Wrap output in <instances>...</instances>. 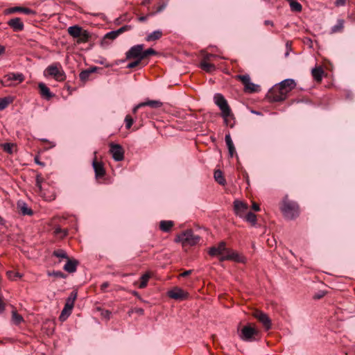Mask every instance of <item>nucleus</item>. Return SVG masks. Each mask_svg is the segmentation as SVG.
<instances>
[{
  "instance_id": "nucleus-54",
  "label": "nucleus",
  "mask_w": 355,
  "mask_h": 355,
  "mask_svg": "<svg viewBox=\"0 0 355 355\" xmlns=\"http://www.w3.org/2000/svg\"><path fill=\"white\" fill-rule=\"evenodd\" d=\"M109 286V283L105 282H103L101 285V290L103 291V292H105V289Z\"/></svg>"
},
{
  "instance_id": "nucleus-7",
  "label": "nucleus",
  "mask_w": 355,
  "mask_h": 355,
  "mask_svg": "<svg viewBox=\"0 0 355 355\" xmlns=\"http://www.w3.org/2000/svg\"><path fill=\"white\" fill-rule=\"evenodd\" d=\"M259 336V331L250 325L244 326L239 334L240 338L246 342H253L257 340Z\"/></svg>"
},
{
  "instance_id": "nucleus-41",
  "label": "nucleus",
  "mask_w": 355,
  "mask_h": 355,
  "mask_svg": "<svg viewBox=\"0 0 355 355\" xmlns=\"http://www.w3.org/2000/svg\"><path fill=\"white\" fill-rule=\"evenodd\" d=\"M10 79L18 80L19 83H21L24 80V76L22 73H11L10 75Z\"/></svg>"
},
{
  "instance_id": "nucleus-9",
  "label": "nucleus",
  "mask_w": 355,
  "mask_h": 355,
  "mask_svg": "<svg viewBox=\"0 0 355 355\" xmlns=\"http://www.w3.org/2000/svg\"><path fill=\"white\" fill-rule=\"evenodd\" d=\"M144 48V44H137L132 46L125 53L126 59L140 60V58L142 55V50Z\"/></svg>"
},
{
  "instance_id": "nucleus-35",
  "label": "nucleus",
  "mask_w": 355,
  "mask_h": 355,
  "mask_svg": "<svg viewBox=\"0 0 355 355\" xmlns=\"http://www.w3.org/2000/svg\"><path fill=\"white\" fill-rule=\"evenodd\" d=\"M290 2V7L292 11L300 12L302 9V5L295 0H288Z\"/></svg>"
},
{
  "instance_id": "nucleus-49",
  "label": "nucleus",
  "mask_w": 355,
  "mask_h": 355,
  "mask_svg": "<svg viewBox=\"0 0 355 355\" xmlns=\"http://www.w3.org/2000/svg\"><path fill=\"white\" fill-rule=\"evenodd\" d=\"M6 309V303L3 302L2 295H0V315L4 312Z\"/></svg>"
},
{
  "instance_id": "nucleus-20",
  "label": "nucleus",
  "mask_w": 355,
  "mask_h": 355,
  "mask_svg": "<svg viewBox=\"0 0 355 355\" xmlns=\"http://www.w3.org/2000/svg\"><path fill=\"white\" fill-rule=\"evenodd\" d=\"M225 140L228 148L229 155L230 157H233L236 154V149L230 134L225 135Z\"/></svg>"
},
{
  "instance_id": "nucleus-61",
  "label": "nucleus",
  "mask_w": 355,
  "mask_h": 355,
  "mask_svg": "<svg viewBox=\"0 0 355 355\" xmlns=\"http://www.w3.org/2000/svg\"><path fill=\"white\" fill-rule=\"evenodd\" d=\"M135 312L140 314V315H143L144 314V309H141V308H139V309H137L135 310Z\"/></svg>"
},
{
  "instance_id": "nucleus-40",
  "label": "nucleus",
  "mask_w": 355,
  "mask_h": 355,
  "mask_svg": "<svg viewBox=\"0 0 355 355\" xmlns=\"http://www.w3.org/2000/svg\"><path fill=\"white\" fill-rule=\"evenodd\" d=\"M10 102L8 98H0V111L6 109Z\"/></svg>"
},
{
  "instance_id": "nucleus-31",
  "label": "nucleus",
  "mask_w": 355,
  "mask_h": 355,
  "mask_svg": "<svg viewBox=\"0 0 355 355\" xmlns=\"http://www.w3.org/2000/svg\"><path fill=\"white\" fill-rule=\"evenodd\" d=\"M90 37V35L89 32L86 30H83L81 31L80 35L79 37H77V42L78 43H85L88 42L89 39Z\"/></svg>"
},
{
  "instance_id": "nucleus-62",
  "label": "nucleus",
  "mask_w": 355,
  "mask_h": 355,
  "mask_svg": "<svg viewBox=\"0 0 355 355\" xmlns=\"http://www.w3.org/2000/svg\"><path fill=\"white\" fill-rule=\"evenodd\" d=\"M324 295V293L322 292L320 294L315 295L314 298L315 299H320V298L322 297Z\"/></svg>"
},
{
  "instance_id": "nucleus-21",
  "label": "nucleus",
  "mask_w": 355,
  "mask_h": 355,
  "mask_svg": "<svg viewBox=\"0 0 355 355\" xmlns=\"http://www.w3.org/2000/svg\"><path fill=\"white\" fill-rule=\"evenodd\" d=\"M226 252H227L226 254L223 255L220 257V261L234 260V261H236L238 262L241 261L239 255L236 252H231L230 250H229V251H227Z\"/></svg>"
},
{
  "instance_id": "nucleus-15",
  "label": "nucleus",
  "mask_w": 355,
  "mask_h": 355,
  "mask_svg": "<svg viewBox=\"0 0 355 355\" xmlns=\"http://www.w3.org/2000/svg\"><path fill=\"white\" fill-rule=\"evenodd\" d=\"M7 24L14 31H21L24 28V23L19 17L10 19Z\"/></svg>"
},
{
  "instance_id": "nucleus-46",
  "label": "nucleus",
  "mask_w": 355,
  "mask_h": 355,
  "mask_svg": "<svg viewBox=\"0 0 355 355\" xmlns=\"http://www.w3.org/2000/svg\"><path fill=\"white\" fill-rule=\"evenodd\" d=\"M125 128L127 129H130L132 127L134 121L131 116L127 115L125 118Z\"/></svg>"
},
{
  "instance_id": "nucleus-37",
  "label": "nucleus",
  "mask_w": 355,
  "mask_h": 355,
  "mask_svg": "<svg viewBox=\"0 0 355 355\" xmlns=\"http://www.w3.org/2000/svg\"><path fill=\"white\" fill-rule=\"evenodd\" d=\"M156 54H157V52L153 49L150 48L146 50L143 49L142 50V55L141 56L140 60H143L150 55H154Z\"/></svg>"
},
{
  "instance_id": "nucleus-2",
  "label": "nucleus",
  "mask_w": 355,
  "mask_h": 355,
  "mask_svg": "<svg viewBox=\"0 0 355 355\" xmlns=\"http://www.w3.org/2000/svg\"><path fill=\"white\" fill-rule=\"evenodd\" d=\"M279 209L284 217L288 220L295 219L300 215V207L298 204L289 199L288 196H286L282 199Z\"/></svg>"
},
{
  "instance_id": "nucleus-14",
  "label": "nucleus",
  "mask_w": 355,
  "mask_h": 355,
  "mask_svg": "<svg viewBox=\"0 0 355 355\" xmlns=\"http://www.w3.org/2000/svg\"><path fill=\"white\" fill-rule=\"evenodd\" d=\"M229 251L226 248V243L220 241L217 246H213L209 250V254L212 257L223 255L224 252Z\"/></svg>"
},
{
  "instance_id": "nucleus-6",
  "label": "nucleus",
  "mask_w": 355,
  "mask_h": 355,
  "mask_svg": "<svg viewBox=\"0 0 355 355\" xmlns=\"http://www.w3.org/2000/svg\"><path fill=\"white\" fill-rule=\"evenodd\" d=\"M78 293L76 291H72L66 300L64 306L59 316L60 321H65L71 315L72 309L74 306V302L77 298Z\"/></svg>"
},
{
  "instance_id": "nucleus-18",
  "label": "nucleus",
  "mask_w": 355,
  "mask_h": 355,
  "mask_svg": "<svg viewBox=\"0 0 355 355\" xmlns=\"http://www.w3.org/2000/svg\"><path fill=\"white\" fill-rule=\"evenodd\" d=\"M8 13H14L17 12H23L26 15H35V12L32 9L25 7L15 6L12 8H10L8 10Z\"/></svg>"
},
{
  "instance_id": "nucleus-32",
  "label": "nucleus",
  "mask_w": 355,
  "mask_h": 355,
  "mask_svg": "<svg viewBox=\"0 0 355 355\" xmlns=\"http://www.w3.org/2000/svg\"><path fill=\"white\" fill-rule=\"evenodd\" d=\"M214 179L220 185H225L226 183L225 179L223 177V173L220 170H216L214 172Z\"/></svg>"
},
{
  "instance_id": "nucleus-45",
  "label": "nucleus",
  "mask_w": 355,
  "mask_h": 355,
  "mask_svg": "<svg viewBox=\"0 0 355 355\" xmlns=\"http://www.w3.org/2000/svg\"><path fill=\"white\" fill-rule=\"evenodd\" d=\"M7 275L8 277L12 280H16L17 278H20L21 277V275L19 272L15 271H8L7 272Z\"/></svg>"
},
{
  "instance_id": "nucleus-3",
  "label": "nucleus",
  "mask_w": 355,
  "mask_h": 355,
  "mask_svg": "<svg viewBox=\"0 0 355 355\" xmlns=\"http://www.w3.org/2000/svg\"><path fill=\"white\" fill-rule=\"evenodd\" d=\"M45 76H51L56 81L63 82L66 80V74L60 62H54L49 65L44 71Z\"/></svg>"
},
{
  "instance_id": "nucleus-34",
  "label": "nucleus",
  "mask_w": 355,
  "mask_h": 355,
  "mask_svg": "<svg viewBox=\"0 0 355 355\" xmlns=\"http://www.w3.org/2000/svg\"><path fill=\"white\" fill-rule=\"evenodd\" d=\"M259 86L254 84L251 82H249L245 86H244V91L248 93H253L259 91Z\"/></svg>"
},
{
  "instance_id": "nucleus-48",
  "label": "nucleus",
  "mask_w": 355,
  "mask_h": 355,
  "mask_svg": "<svg viewBox=\"0 0 355 355\" xmlns=\"http://www.w3.org/2000/svg\"><path fill=\"white\" fill-rule=\"evenodd\" d=\"M141 61H142V60H137L136 59L135 61L130 62L127 65V68L128 69H133V68L137 67L141 62Z\"/></svg>"
},
{
  "instance_id": "nucleus-8",
  "label": "nucleus",
  "mask_w": 355,
  "mask_h": 355,
  "mask_svg": "<svg viewBox=\"0 0 355 355\" xmlns=\"http://www.w3.org/2000/svg\"><path fill=\"white\" fill-rule=\"evenodd\" d=\"M253 316L263 324L266 330H268L271 328V320L266 313L261 311L256 310L253 313Z\"/></svg>"
},
{
  "instance_id": "nucleus-17",
  "label": "nucleus",
  "mask_w": 355,
  "mask_h": 355,
  "mask_svg": "<svg viewBox=\"0 0 355 355\" xmlns=\"http://www.w3.org/2000/svg\"><path fill=\"white\" fill-rule=\"evenodd\" d=\"M17 208L19 213L23 216H32L33 214V211L31 208H30L24 201H19L17 205Z\"/></svg>"
},
{
  "instance_id": "nucleus-57",
  "label": "nucleus",
  "mask_w": 355,
  "mask_h": 355,
  "mask_svg": "<svg viewBox=\"0 0 355 355\" xmlns=\"http://www.w3.org/2000/svg\"><path fill=\"white\" fill-rule=\"evenodd\" d=\"M286 49H287V52L286 53L285 55L288 56V54H289V50H291V43L289 42H287L286 44Z\"/></svg>"
},
{
  "instance_id": "nucleus-27",
  "label": "nucleus",
  "mask_w": 355,
  "mask_h": 355,
  "mask_svg": "<svg viewBox=\"0 0 355 355\" xmlns=\"http://www.w3.org/2000/svg\"><path fill=\"white\" fill-rule=\"evenodd\" d=\"M243 218L250 223L252 226H255L257 224V216L251 211L246 212Z\"/></svg>"
},
{
  "instance_id": "nucleus-38",
  "label": "nucleus",
  "mask_w": 355,
  "mask_h": 355,
  "mask_svg": "<svg viewBox=\"0 0 355 355\" xmlns=\"http://www.w3.org/2000/svg\"><path fill=\"white\" fill-rule=\"evenodd\" d=\"M236 78L240 80L244 86L248 84L249 82L251 80L250 77L248 74L238 75L236 76Z\"/></svg>"
},
{
  "instance_id": "nucleus-56",
  "label": "nucleus",
  "mask_w": 355,
  "mask_h": 355,
  "mask_svg": "<svg viewBox=\"0 0 355 355\" xmlns=\"http://www.w3.org/2000/svg\"><path fill=\"white\" fill-rule=\"evenodd\" d=\"M53 275L55 277H62H62H64V274L62 272H60V271L53 272Z\"/></svg>"
},
{
  "instance_id": "nucleus-1",
  "label": "nucleus",
  "mask_w": 355,
  "mask_h": 355,
  "mask_svg": "<svg viewBox=\"0 0 355 355\" xmlns=\"http://www.w3.org/2000/svg\"><path fill=\"white\" fill-rule=\"evenodd\" d=\"M296 83L293 79H286L275 85L268 93V98L274 102H279L286 98L287 94L293 89Z\"/></svg>"
},
{
  "instance_id": "nucleus-36",
  "label": "nucleus",
  "mask_w": 355,
  "mask_h": 355,
  "mask_svg": "<svg viewBox=\"0 0 355 355\" xmlns=\"http://www.w3.org/2000/svg\"><path fill=\"white\" fill-rule=\"evenodd\" d=\"M12 321L14 324L18 325L24 321L23 317L18 314L16 311L12 312Z\"/></svg>"
},
{
  "instance_id": "nucleus-24",
  "label": "nucleus",
  "mask_w": 355,
  "mask_h": 355,
  "mask_svg": "<svg viewBox=\"0 0 355 355\" xmlns=\"http://www.w3.org/2000/svg\"><path fill=\"white\" fill-rule=\"evenodd\" d=\"M162 35H163L162 31L160 30H157V31H155L152 32L151 33L148 34L146 37L145 40L147 42L156 41V40H158L159 39H160L162 37Z\"/></svg>"
},
{
  "instance_id": "nucleus-58",
  "label": "nucleus",
  "mask_w": 355,
  "mask_h": 355,
  "mask_svg": "<svg viewBox=\"0 0 355 355\" xmlns=\"http://www.w3.org/2000/svg\"><path fill=\"white\" fill-rule=\"evenodd\" d=\"M252 207L256 211H259L260 210L259 205L255 202H253Z\"/></svg>"
},
{
  "instance_id": "nucleus-53",
  "label": "nucleus",
  "mask_w": 355,
  "mask_h": 355,
  "mask_svg": "<svg viewBox=\"0 0 355 355\" xmlns=\"http://www.w3.org/2000/svg\"><path fill=\"white\" fill-rule=\"evenodd\" d=\"M166 7V3H162V4L159 5L157 7L155 12H162V10H164L165 9Z\"/></svg>"
},
{
  "instance_id": "nucleus-13",
  "label": "nucleus",
  "mask_w": 355,
  "mask_h": 355,
  "mask_svg": "<svg viewBox=\"0 0 355 355\" xmlns=\"http://www.w3.org/2000/svg\"><path fill=\"white\" fill-rule=\"evenodd\" d=\"M92 166L95 173L96 179H100L105 176V169L102 162L97 161L96 157L92 162Z\"/></svg>"
},
{
  "instance_id": "nucleus-11",
  "label": "nucleus",
  "mask_w": 355,
  "mask_h": 355,
  "mask_svg": "<svg viewBox=\"0 0 355 355\" xmlns=\"http://www.w3.org/2000/svg\"><path fill=\"white\" fill-rule=\"evenodd\" d=\"M233 204L234 214L240 218H243L248 209V205L239 200H235Z\"/></svg>"
},
{
  "instance_id": "nucleus-60",
  "label": "nucleus",
  "mask_w": 355,
  "mask_h": 355,
  "mask_svg": "<svg viewBox=\"0 0 355 355\" xmlns=\"http://www.w3.org/2000/svg\"><path fill=\"white\" fill-rule=\"evenodd\" d=\"M35 162L40 166H44V164L39 160V158L37 157H35Z\"/></svg>"
},
{
  "instance_id": "nucleus-30",
  "label": "nucleus",
  "mask_w": 355,
  "mask_h": 355,
  "mask_svg": "<svg viewBox=\"0 0 355 355\" xmlns=\"http://www.w3.org/2000/svg\"><path fill=\"white\" fill-rule=\"evenodd\" d=\"M96 67H94V68L81 71L79 74L80 79L83 82L87 81L89 79L90 74L96 71Z\"/></svg>"
},
{
  "instance_id": "nucleus-23",
  "label": "nucleus",
  "mask_w": 355,
  "mask_h": 355,
  "mask_svg": "<svg viewBox=\"0 0 355 355\" xmlns=\"http://www.w3.org/2000/svg\"><path fill=\"white\" fill-rule=\"evenodd\" d=\"M82 31V27L78 25L69 26L67 29L68 33L73 38L79 37Z\"/></svg>"
},
{
  "instance_id": "nucleus-5",
  "label": "nucleus",
  "mask_w": 355,
  "mask_h": 355,
  "mask_svg": "<svg viewBox=\"0 0 355 355\" xmlns=\"http://www.w3.org/2000/svg\"><path fill=\"white\" fill-rule=\"evenodd\" d=\"M214 103L220 108L221 116L227 123V117L231 115V109L227 101L221 94H216L214 97Z\"/></svg>"
},
{
  "instance_id": "nucleus-10",
  "label": "nucleus",
  "mask_w": 355,
  "mask_h": 355,
  "mask_svg": "<svg viewBox=\"0 0 355 355\" xmlns=\"http://www.w3.org/2000/svg\"><path fill=\"white\" fill-rule=\"evenodd\" d=\"M167 295L170 298L177 300H184L189 297V293L179 287H174L168 291Z\"/></svg>"
},
{
  "instance_id": "nucleus-16",
  "label": "nucleus",
  "mask_w": 355,
  "mask_h": 355,
  "mask_svg": "<svg viewBox=\"0 0 355 355\" xmlns=\"http://www.w3.org/2000/svg\"><path fill=\"white\" fill-rule=\"evenodd\" d=\"M38 88L40 89V94L41 96L44 99L49 101L54 96V94L50 91L49 88L44 83H40L38 84Z\"/></svg>"
},
{
  "instance_id": "nucleus-4",
  "label": "nucleus",
  "mask_w": 355,
  "mask_h": 355,
  "mask_svg": "<svg viewBox=\"0 0 355 355\" xmlns=\"http://www.w3.org/2000/svg\"><path fill=\"white\" fill-rule=\"evenodd\" d=\"M200 240V237L195 234L192 230H187L177 237L176 241H180L182 243V245H190L193 246L196 245Z\"/></svg>"
},
{
  "instance_id": "nucleus-63",
  "label": "nucleus",
  "mask_w": 355,
  "mask_h": 355,
  "mask_svg": "<svg viewBox=\"0 0 355 355\" xmlns=\"http://www.w3.org/2000/svg\"><path fill=\"white\" fill-rule=\"evenodd\" d=\"M264 24L265 25H270V26H272L274 25L273 22L272 21H270V20H266L264 21Z\"/></svg>"
},
{
  "instance_id": "nucleus-25",
  "label": "nucleus",
  "mask_w": 355,
  "mask_h": 355,
  "mask_svg": "<svg viewBox=\"0 0 355 355\" xmlns=\"http://www.w3.org/2000/svg\"><path fill=\"white\" fill-rule=\"evenodd\" d=\"M200 67L202 70L208 73H211L216 70V66L206 60H202L200 63Z\"/></svg>"
},
{
  "instance_id": "nucleus-26",
  "label": "nucleus",
  "mask_w": 355,
  "mask_h": 355,
  "mask_svg": "<svg viewBox=\"0 0 355 355\" xmlns=\"http://www.w3.org/2000/svg\"><path fill=\"white\" fill-rule=\"evenodd\" d=\"M173 225L174 223L172 220H162L159 223V228L164 232H170Z\"/></svg>"
},
{
  "instance_id": "nucleus-12",
  "label": "nucleus",
  "mask_w": 355,
  "mask_h": 355,
  "mask_svg": "<svg viewBox=\"0 0 355 355\" xmlns=\"http://www.w3.org/2000/svg\"><path fill=\"white\" fill-rule=\"evenodd\" d=\"M110 152L116 162L122 161L124 159V150L119 144H111Z\"/></svg>"
},
{
  "instance_id": "nucleus-47",
  "label": "nucleus",
  "mask_w": 355,
  "mask_h": 355,
  "mask_svg": "<svg viewBox=\"0 0 355 355\" xmlns=\"http://www.w3.org/2000/svg\"><path fill=\"white\" fill-rule=\"evenodd\" d=\"M132 28V26L130 25H125L121 27L120 28L117 29V33L118 35H120L125 31H130Z\"/></svg>"
},
{
  "instance_id": "nucleus-50",
  "label": "nucleus",
  "mask_w": 355,
  "mask_h": 355,
  "mask_svg": "<svg viewBox=\"0 0 355 355\" xmlns=\"http://www.w3.org/2000/svg\"><path fill=\"white\" fill-rule=\"evenodd\" d=\"M3 150L8 153H12V145L9 143H6L3 145Z\"/></svg>"
},
{
  "instance_id": "nucleus-55",
  "label": "nucleus",
  "mask_w": 355,
  "mask_h": 355,
  "mask_svg": "<svg viewBox=\"0 0 355 355\" xmlns=\"http://www.w3.org/2000/svg\"><path fill=\"white\" fill-rule=\"evenodd\" d=\"M345 4V0H336L335 5L336 6H344Z\"/></svg>"
},
{
  "instance_id": "nucleus-39",
  "label": "nucleus",
  "mask_w": 355,
  "mask_h": 355,
  "mask_svg": "<svg viewBox=\"0 0 355 355\" xmlns=\"http://www.w3.org/2000/svg\"><path fill=\"white\" fill-rule=\"evenodd\" d=\"M53 256L58 257V258L66 259L67 260H68L69 259L68 257L66 252L61 249L55 250L53 252Z\"/></svg>"
},
{
  "instance_id": "nucleus-29",
  "label": "nucleus",
  "mask_w": 355,
  "mask_h": 355,
  "mask_svg": "<svg viewBox=\"0 0 355 355\" xmlns=\"http://www.w3.org/2000/svg\"><path fill=\"white\" fill-rule=\"evenodd\" d=\"M140 105L149 106L153 108H158L162 106V103L159 101L149 100L140 103Z\"/></svg>"
},
{
  "instance_id": "nucleus-64",
  "label": "nucleus",
  "mask_w": 355,
  "mask_h": 355,
  "mask_svg": "<svg viewBox=\"0 0 355 355\" xmlns=\"http://www.w3.org/2000/svg\"><path fill=\"white\" fill-rule=\"evenodd\" d=\"M141 107H144V105H140V103H139V104H138L137 106H135V107L133 108V110H132V111H133V112H134V113H135V112L137 111V110H138L139 108Z\"/></svg>"
},
{
  "instance_id": "nucleus-22",
  "label": "nucleus",
  "mask_w": 355,
  "mask_h": 355,
  "mask_svg": "<svg viewBox=\"0 0 355 355\" xmlns=\"http://www.w3.org/2000/svg\"><path fill=\"white\" fill-rule=\"evenodd\" d=\"M311 74L315 81L320 82L322 79L324 70L322 67H317L312 69Z\"/></svg>"
},
{
  "instance_id": "nucleus-33",
  "label": "nucleus",
  "mask_w": 355,
  "mask_h": 355,
  "mask_svg": "<svg viewBox=\"0 0 355 355\" xmlns=\"http://www.w3.org/2000/svg\"><path fill=\"white\" fill-rule=\"evenodd\" d=\"M344 24H345V21L343 19H338L337 24L336 25H334V26H332V28H331V33H335L341 32L344 28Z\"/></svg>"
},
{
  "instance_id": "nucleus-52",
  "label": "nucleus",
  "mask_w": 355,
  "mask_h": 355,
  "mask_svg": "<svg viewBox=\"0 0 355 355\" xmlns=\"http://www.w3.org/2000/svg\"><path fill=\"white\" fill-rule=\"evenodd\" d=\"M153 13H150V14H148L146 16H141L138 18V21H140V22H144L145 21L147 20V19L148 18V17L153 15Z\"/></svg>"
},
{
  "instance_id": "nucleus-44",
  "label": "nucleus",
  "mask_w": 355,
  "mask_h": 355,
  "mask_svg": "<svg viewBox=\"0 0 355 355\" xmlns=\"http://www.w3.org/2000/svg\"><path fill=\"white\" fill-rule=\"evenodd\" d=\"M44 180V178L42 176L41 174H37L36 175V187L38 188L39 191H42V183Z\"/></svg>"
},
{
  "instance_id": "nucleus-42",
  "label": "nucleus",
  "mask_w": 355,
  "mask_h": 355,
  "mask_svg": "<svg viewBox=\"0 0 355 355\" xmlns=\"http://www.w3.org/2000/svg\"><path fill=\"white\" fill-rule=\"evenodd\" d=\"M54 234L55 235H60L62 234V237H64L67 235L68 230L67 229H62L60 227H55L54 230Z\"/></svg>"
},
{
  "instance_id": "nucleus-28",
  "label": "nucleus",
  "mask_w": 355,
  "mask_h": 355,
  "mask_svg": "<svg viewBox=\"0 0 355 355\" xmlns=\"http://www.w3.org/2000/svg\"><path fill=\"white\" fill-rule=\"evenodd\" d=\"M151 275L149 272H146L139 279V284L138 287L139 288H144L147 286L148 282L150 278Z\"/></svg>"
},
{
  "instance_id": "nucleus-19",
  "label": "nucleus",
  "mask_w": 355,
  "mask_h": 355,
  "mask_svg": "<svg viewBox=\"0 0 355 355\" xmlns=\"http://www.w3.org/2000/svg\"><path fill=\"white\" fill-rule=\"evenodd\" d=\"M78 261L76 259H68L66 264L64 266V270L69 273L76 271Z\"/></svg>"
},
{
  "instance_id": "nucleus-51",
  "label": "nucleus",
  "mask_w": 355,
  "mask_h": 355,
  "mask_svg": "<svg viewBox=\"0 0 355 355\" xmlns=\"http://www.w3.org/2000/svg\"><path fill=\"white\" fill-rule=\"evenodd\" d=\"M216 57V55L211 54V53H207L202 58V60H206L207 62H209L213 58Z\"/></svg>"
},
{
  "instance_id": "nucleus-43",
  "label": "nucleus",
  "mask_w": 355,
  "mask_h": 355,
  "mask_svg": "<svg viewBox=\"0 0 355 355\" xmlns=\"http://www.w3.org/2000/svg\"><path fill=\"white\" fill-rule=\"evenodd\" d=\"M119 35H118L116 30L110 31L105 34L104 38L105 39H109V40H114L116 39Z\"/></svg>"
},
{
  "instance_id": "nucleus-59",
  "label": "nucleus",
  "mask_w": 355,
  "mask_h": 355,
  "mask_svg": "<svg viewBox=\"0 0 355 355\" xmlns=\"http://www.w3.org/2000/svg\"><path fill=\"white\" fill-rule=\"evenodd\" d=\"M191 273V270H186L184 272L180 274V276L182 277H187Z\"/></svg>"
}]
</instances>
